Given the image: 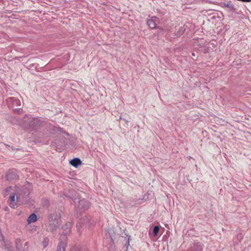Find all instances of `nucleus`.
<instances>
[{
    "mask_svg": "<svg viewBox=\"0 0 251 251\" xmlns=\"http://www.w3.org/2000/svg\"><path fill=\"white\" fill-rule=\"evenodd\" d=\"M62 229L64 230L61 233V240L57 246L56 251H65L66 242L65 236L69 234L71 230V224H66L63 226Z\"/></svg>",
    "mask_w": 251,
    "mask_h": 251,
    "instance_id": "obj_1",
    "label": "nucleus"
},
{
    "mask_svg": "<svg viewBox=\"0 0 251 251\" xmlns=\"http://www.w3.org/2000/svg\"><path fill=\"white\" fill-rule=\"evenodd\" d=\"M59 217L56 213L50 214L49 217V223L47 230L53 232L59 226Z\"/></svg>",
    "mask_w": 251,
    "mask_h": 251,
    "instance_id": "obj_2",
    "label": "nucleus"
},
{
    "mask_svg": "<svg viewBox=\"0 0 251 251\" xmlns=\"http://www.w3.org/2000/svg\"><path fill=\"white\" fill-rule=\"evenodd\" d=\"M26 188L24 187L15 186L13 192H12L16 197L17 201H20L22 198L25 197L28 195L25 192Z\"/></svg>",
    "mask_w": 251,
    "mask_h": 251,
    "instance_id": "obj_3",
    "label": "nucleus"
},
{
    "mask_svg": "<svg viewBox=\"0 0 251 251\" xmlns=\"http://www.w3.org/2000/svg\"><path fill=\"white\" fill-rule=\"evenodd\" d=\"M90 206L89 202L86 200L82 199L79 201L77 204H75L77 212L80 213L82 210H86Z\"/></svg>",
    "mask_w": 251,
    "mask_h": 251,
    "instance_id": "obj_4",
    "label": "nucleus"
},
{
    "mask_svg": "<svg viewBox=\"0 0 251 251\" xmlns=\"http://www.w3.org/2000/svg\"><path fill=\"white\" fill-rule=\"evenodd\" d=\"M6 101L9 107L14 108L21 105L20 100L15 97H9L6 99Z\"/></svg>",
    "mask_w": 251,
    "mask_h": 251,
    "instance_id": "obj_5",
    "label": "nucleus"
},
{
    "mask_svg": "<svg viewBox=\"0 0 251 251\" xmlns=\"http://www.w3.org/2000/svg\"><path fill=\"white\" fill-rule=\"evenodd\" d=\"M6 177L9 181L18 179L19 177L17 175V171L16 170H9L6 175Z\"/></svg>",
    "mask_w": 251,
    "mask_h": 251,
    "instance_id": "obj_6",
    "label": "nucleus"
},
{
    "mask_svg": "<svg viewBox=\"0 0 251 251\" xmlns=\"http://www.w3.org/2000/svg\"><path fill=\"white\" fill-rule=\"evenodd\" d=\"M40 121L36 118H32L29 123V126L33 129H37L41 126Z\"/></svg>",
    "mask_w": 251,
    "mask_h": 251,
    "instance_id": "obj_7",
    "label": "nucleus"
},
{
    "mask_svg": "<svg viewBox=\"0 0 251 251\" xmlns=\"http://www.w3.org/2000/svg\"><path fill=\"white\" fill-rule=\"evenodd\" d=\"M203 245L201 243H195L191 247L190 251H202Z\"/></svg>",
    "mask_w": 251,
    "mask_h": 251,
    "instance_id": "obj_8",
    "label": "nucleus"
},
{
    "mask_svg": "<svg viewBox=\"0 0 251 251\" xmlns=\"http://www.w3.org/2000/svg\"><path fill=\"white\" fill-rule=\"evenodd\" d=\"M156 18V17H152L151 19L148 20L147 21L148 25L151 29H154L156 27V24L155 22Z\"/></svg>",
    "mask_w": 251,
    "mask_h": 251,
    "instance_id": "obj_9",
    "label": "nucleus"
},
{
    "mask_svg": "<svg viewBox=\"0 0 251 251\" xmlns=\"http://www.w3.org/2000/svg\"><path fill=\"white\" fill-rule=\"evenodd\" d=\"M81 163L82 161L78 158H75L70 161V164L75 168L77 167Z\"/></svg>",
    "mask_w": 251,
    "mask_h": 251,
    "instance_id": "obj_10",
    "label": "nucleus"
},
{
    "mask_svg": "<svg viewBox=\"0 0 251 251\" xmlns=\"http://www.w3.org/2000/svg\"><path fill=\"white\" fill-rule=\"evenodd\" d=\"M15 195L11 193L10 196L9 206L13 208H15L16 206V203L15 202Z\"/></svg>",
    "mask_w": 251,
    "mask_h": 251,
    "instance_id": "obj_11",
    "label": "nucleus"
},
{
    "mask_svg": "<svg viewBox=\"0 0 251 251\" xmlns=\"http://www.w3.org/2000/svg\"><path fill=\"white\" fill-rule=\"evenodd\" d=\"M4 247L3 248H1L2 249H4L5 251H12L13 247L11 244V243L9 241H5L3 243Z\"/></svg>",
    "mask_w": 251,
    "mask_h": 251,
    "instance_id": "obj_12",
    "label": "nucleus"
},
{
    "mask_svg": "<svg viewBox=\"0 0 251 251\" xmlns=\"http://www.w3.org/2000/svg\"><path fill=\"white\" fill-rule=\"evenodd\" d=\"M37 216L35 213L31 214L27 218V221L28 224L35 222L37 221Z\"/></svg>",
    "mask_w": 251,
    "mask_h": 251,
    "instance_id": "obj_13",
    "label": "nucleus"
},
{
    "mask_svg": "<svg viewBox=\"0 0 251 251\" xmlns=\"http://www.w3.org/2000/svg\"><path fill=\"white\" fill-rule=\"evenodd\" d=\"M16 248L18 251H25L23 249L22 241L20 239H17L16 241Z\"/></svg>",
    "mask_w": 251,
    "mask_h": 251,
    "instance_id": "obj_14",
    "label": "nucleus"
},
{
    "mask_svg": "<svg viewBox=\"0 0 251 251\" xmlns=\"http://www.w3.org/2000/svg\"><path fill=\"white\" fill-rule=\"evenodd\" d=\"M49 239L48 237H45L43 239V240L42 242V244L44 247V248H45L47 247V246L49 244Z\"/></svg>",
    "mask_w": 251,
    "mask_h": 251,
    "instance_id": "obj_15",
    "label": "nucleus"
},
{
    "mask_svg": "<svg viewBox=\"0 0 251 251\" xmlns=\"http://www.w3.org/2000/svg\"><path fill=\"white\" fill-rule=\"evenodd\" d=\"M159 230V227L158 226H155L153 228V234L154 236H156Z\"/></svg>",
    "mask_w": 251,
    "mask_h": 251,
    "instance_id": "obj_16",
    "label": "nucleus"
},
{
    "mask_svg": "<svg viewBox=\"0 0 251 251\" xmlns=\"http://www.w3.org/2000/svg\"><path fill=\"white\" fill-rule=\"evenodd\" d=\"M184 30H185L184 28L183 27H181L179 28V30L177 31V32L176 33V35L177 36H180L183 34Z\"/></svg>",
    "mask_w": 251,
    "mask_h": 251,
    "instance_id": "obj_17",
    "label": "nucleus"
},
{
    "mask_svg": "<svg viewBox=\"0 0 251 251\" xmlns=\"http://www.w3.org/2000/svg\"><path fill=\"white\" fill-rule=\"evenodd\" d=\"M5 241L4 240L3 237L1 233H0V246L1 248H3Z\"/></svg>",
    "mask_w": 251,
    "mask_h": 251,
    "instance_id": "obj_18",
    "label": "nucleus"
},
{
    "mask_svg": "<svg viewBox=\"0 0 251 251\" xmlns=\"http://www.w3.org/2000/svg\"><path fill=\"white\" fill-rule=\"evenodd\" d=\"M12 190H14L12 187H8L6 188L5 189V194H4V195H8Z\"/></svg>",
    "mask_w": 251,
    "mask_h": 251,
    "instance_id": "obj_19",
    "label": "nucleus"
},
{
    "mask_svg": "<svg viewBox=\"0 0 251 251\" xmlns=\"http://www.w3.org/2000/svg\"><path fill=\"white\" fill-rule=\"evenodd\" d=\"M71 251H80L79 249L76 247L72 248Z\"/></svg>",
    "mask_w": 251,
    "mask_h": 251,
    "instance_id": "obj_20",
    "label": "nucleus"
},
{
    "mask_svg": "<svg viewBox=\"0 0 251 251\" xmlns=\"http://www.w3.org/2000/svg\"><path fill=\"white\" fill-rule=\"evenodd\" d=\"M225 6L229 8H232L233 7L232 5L230 3L225 4Z\"/></svg>",
    "mask_w": 251,
    "mask_h": 251,
    "instance_id": "obj_21",
    "label": "nucleus"
},
{
    "mask_svg": "<svg viewBox=\"0 0 251 251\" xmlns=\"http://www.w3.org/2000/svg\"><path fill=\"white\" fill-rule=\"evenodd\" d=\"M82 224H87L88 222V219L87 221H85V220L81 222Z\"/></svg>",
    "mask_w": 251,
    "mask_h": 251,
    "instance_id": "obj_22",
    "label": "nucleus"
},
{
    "mask_svg": "<svg viewBox=\"0 0 251 251\" xmlns=\"http://www.w3.org/2000/svg\"><path fill=\"white\" fill-rule=\"evenodd\" d=\"M28 245V243L27 242L25 243V246H27Z\"/></svg>",
    "mask_w": 251,
    "mask_h": 251,
    "instance_id": "obj_23",
    "label": "nucleus"
},
{
    "mask_svg": "<svg viewBox=\"0 0 251 251\" xmlns=\"http://www.w3.org/2000/svg\"><path fill=\"white\" fill-rule=\"evenodd\" d=\"M21 109H19L17 110V112H18V113H20V112H21Z\"/></svg>",
    "mask_w": 251,
    "mask_h": 251,
    "instance_id": "obj_24",
    "label": "nucleus"
},
{
    "mask_svg": "<svg viewBox=\"0 0 251 251\" xmlns=\"http://www.w3.org/2000/svg\"><path fill=\"white\" fill-rule=\"evenodd\" d=\"M127 243H128V245H129V241H128Z\"/></svg>",
    "mask_w": 251,
    "mask_h": 251,
    "instance_id": "obj_25",
    "label": "nucleus"
}]
</instances>
